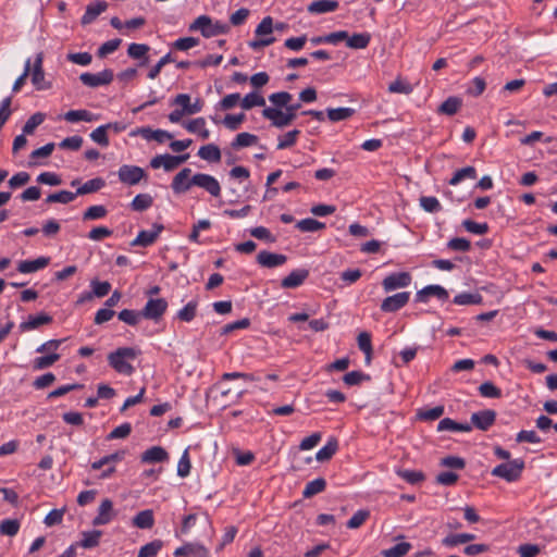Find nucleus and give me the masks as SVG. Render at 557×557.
I'll return each instance as SVG.
<instances>
[{"mask_svg": "<svg viewBox=\"0 0 557 557\" xmlns=\"http://www.w3.org/2000/svg\"><path fill=\"white\" fill-rule=\"evenodd\" d=\"M64 120L70 123H76L79 121L92 122L97 120V115L88 110H71L64 114Z\"/></svg>", "mask_w": 557, "mask_h": 557, "instance_id": "2f4dec72", "label": "nucleus"}, {"mask_svg": "<svg viewBox=\"0 0 557 557\" xmlns=\"http://www.w3.org/2000/svg\"><path fill=\"white\" fill-rule=\"evenodd\" d=\"M48 257H39L35 260H23L17 264V271L23 274L34 273L49 264Z\"/></svg>", "mask_w": 557, "mask_h": 557, "instance_id": "4be33fe9", "label": "nucleus"}, {"mask_svg": "<svg viewBox=\"0 0 557 557\" xmlns=\"http://www.w3.org/2000/svg\"><path fill=\"white\" fill-rule=\"evenodd\" d=\"M188 158V153L181 156L158 154L150 160V166L152 169L163 168L166 172H170L186 162Z\"/></svg>", "mask_w": 557, "mask_h": 557, "instance_id": "423d86ee", "label": "nucleus"}, {"mask_svg": "<svg viewBox=\"0 0 557 557\" xmlns=\"http://www.w3.org/2000/svg\"><path fill=\"white\" fill-rule=\"evenodd\" d=\"M370 40L371 35L369 33H357L352 36L348 35L346 45L351 49H366L369 46Z\"/></svg>", "mask_w": 557, "mask_h": 557, "instance_id": "f704fd0d", "label": "nucleus"}, {"mask_svg": "<svg viewBox=\"0 0 557 557\" xmlns=\"http://www.w3.org/2000/svg\"><path fill=\"white\" fill-rule=\"evenodd\" d=\"M119 319L128 325H136L143 317L141 311H135L131 309H124L119 312Z\"/></svg>", "mask_w": 557, "mask_h": 557, "instance_id": "69168bd1", "label": "nucleus"}, {"mask_svg": "<svg viewBox=\"0 0 557 557\" xmlns=\"http://www.w3.org/2000/svg\"><path fill=\"white\" fill-rule=\"evenodd\" d=\"M125 455H126V451L125 450H119V451H115L113 454H110V455H107V456H103L102 458H100L99 460L97 461H94L91 465H90V468L92 470H100L102 469L106 465H111V466H115L116 462H120L122 461L124 458H125Z\"/></svg>", "mask_w": 557, "mask_h": 557, "instance_id": "c85d7f7f", "label": "nucleus"}, {"mask_svg": "<svg viewBox=\"0 0 557 557\" xmlns=\"http://www.w3.org/2000/svg\"><path fill=\"white\" fill-rule=\"evenodd\" d=\"M327 117L331 122H339L350 119L355 114L352 108H335L326 110Z\"/></svg>", "mask_w": 557, "mask_h": 557, "instance_id": "58836bf2", "label": "nucleus"}, {"mask_svg": "<svg viewBox=\"0 0 557 557\" xmlns=\"http://www.w3.org/2000/svg\"><path fill=\"white\" fill-rule=\"evenodd\" d=\"M191 183H194L195 186L205 189L213 197H219L221 195L220 183L210 174L197 173L191 177Z\"/></svg>", "mask_w": 557, "mask_h": 557, "instance_id": "6e6552de", "label": "nucleus"}, {"mask_svg": "<svg viewBox=\"0 0 557 557\" xmlns=\"http://www.w3.org/2000/svg\"><path fill=\"white\" fill-rule=\"evenodd\" d=\"M338 443L335 438H331L327 443L318 450L315 459L320 462L330 460L337 451Z\"/></svg>", "mask_w": 557, "mask_h": 557, "instance_id": "473e14b6", "label": "nucleus"}, {"mask_svg": "<svg viewBox=\"0 0 557 557\" xmlns=\"http://www.w3.org/2000/svg\"><path fill=\"white\" fill-rule=\"evenodd\" d=\"M444 413V406H435L430 409H421L418 411L417 416L420 420L424 421H434L441 418Z\"/></svg>", "mask_w": 557, "mask_h": 557, "instance_id": "5fc2aeb1", "label": "nucleus"}, {"mask_svg": "<svg viewBox=\"0 0 557 557\" xmlns=\"http://www.w3.org/2000/svg\"><path fill=\"white\" fill-rule=\"evenodd\" d=\"M198 156L208 162H220L221 160L220 148L214 144H208L200 147L198 150Z\"/></svg>", "mask_w": 557, "mask_h": 557, "instance_id": "7c9ffc66", "label": "nucleus"}, {"mask_svg": "<svg viewBox=\"0 0 557 557\" xmlns=\"http://www.w3.org/2000/svg\"><path fill=\"white\" fill-rule=\"evenodd\" d=\"M163 230V225L154 224L149 231H141L137 237L132 242V246L147 247L156 242L160 233Z\"/></svg>", "mask_w": 557, "mask_h": 557, "instance_id": "a211bd4d", "label": "nucleus"}, {"mask_svg": "<svg viewBox=\"0 0 557 557\" xmlns=\"http://www.w3.org/2000/svg\"><path fill=\"white\" fill-rule=\"evenodd\" d=\"M104 181L100 177L92 178L87 181L81 187L77 188L76 193L78 195L91 194L100 190L104 186Z\"/></svg>", "mask_w": 557, "mask_h": 557, "instance_id": "a18cd8bd", "label": "nucleus"}, {"mask_svg": "<svg viewBox=\"0 0 557 557\" xmlns=\"http://www.w3.org/2000/svg\"><path fill=\"white\" fill-rule=\"evenodd\" d=\"M183 125L189 133L197 134L202 139H208L210 136V132L206 127V120L203 117L194 119Z\"/></svg>", "mask_w": 557, "mask_h": 557, "instance_id": "a878e982", "label": "nucleus"}, {"mask_svg": "<svg viewBox=\"0 0 557 557\" xmlns=\"http://www.w3.org/2000/svg\"><path fill=\"white\" fill-rule=\"evenodd\" d=\"M190 174L191 170L184 168L174 176L171 187L175 194H184L194 185L191 178L189 180Z\"/></svg>", "mask_w": 557, "mask_h": 557, "instance_id": "dca6fc26", "label": "nucleus"}, {"mask_svg": "<svg viewBox=\"0 0 557 557\" xmlns=\"http://www.w3.org/2000/svg\"><path fill=\"white\" fill-rule=\"evenodd\" d=\"M472 426L468 423H458L450 418H444L438 422L437 431L470 432Z\"/></svg>", "mask_w": 557, "mask_h": 557, "instance_id": "c756f323", "label": "nucleus"}, {"mask_svg": "<svg viewBox=\"0 0 557 557\" xmlns=\"http://www.w3.org/2000/svg\"><path fill=\"white\" fill-rule=\"evenodd\" d=\"M474 539L475 535L472 533L449 534L443 539L442 543L446 547H454L460 544L471 542Z\"/></svg>", "mask_w": 557, "mask_h": 557, "instance_id": "4c0bfd02", "label": "nucleus"}, {"mask_svg": "<svg viewBox=\"0 0 557 557\" xmlns=\"http://www.w3.org/2000/svg\"><path fill=\"white\" fill-rule=\"evenodd\" d=\"M338 8V2L333 0H317L308 5V11L312 14H322L333 12Z\"/></svg>", "mask_w": 557, "mask_h": 557, "instance_id": "cd10ccee", "label": "nucleus"}, {"mask_svg": "<svg viewBox=\"0 0 557 557\" xmlns=\"http://www.w3.org/2000/svg\"><path fill=\"white\" fill-rule=\"evenodd\" d=\"M152 205V197L149 194H139L133 199L131 207L135 211H144Z\"/></svg>", "mask_w": 557, "mask_h": 557, "instance_id": "bf43d9fd", "label": "nucleus"}, {"mask_svg": "<svg viewBox=\"0 0 557 557\" xmlns=\"http://www.w3.org/2000/svg\"><path fill=\"white\" fill-rule=\"evenodd\" d=\"M285 110L267 107L262 111V116L271 122L277 128L289 125L296 119V111L300 108V103L287 104Z\"/></svg>", "mask_w": 557, "mask_h": 557, "instance_id": "f03ea898", "label": "nucleus"}, {"mask_svg": "<svg viewBox=\"0 0 557 557\" xmlns=\"http://www.w3.org/2000/svg\"><path fill=\"white\" fill-rule=\"evenodd\" d=\"M44 54L39 52L36 54L33 66L30 65V78L32 83L37 90H47L51 88V82L47 81L45 77V72L42 69Z\"/></svg>", "mask_w": 557, "mask_h": 557, "instance_id": "39448f33", "label": "nucleus"}, {"mask_svg": "<svg viewBox=\"0 0 557 557\" xmlns=\"http://www.w3.org/2000/svg\"><path fill=\"white\" fill-rule=\"evenodd\" d=\"M173 104L182 107L185 114H196L202 110L203 102L200 99H196V101L191 103L189 95L178 94L173 99Z\"/></svg>", "mask_w": 557, "mask_h": 557, "instance_id": "6ab92c4d", "label": "nucleus"}, {"mask_svg": "<svg viewBox=\"0 0 557 557\" xmlns=\"http://www.w3.org/2000/svg\"><path fill=\"white\" fill-rule=\"evenodd\" d=\"M133 524L139 529H150L154 524L153 512L150 509L139 511L133 519Z\"/></svg>", "mask_w": 557, "mask_h": 557, "instance_id": "72a5a7b5", "label": "nucleus"}, {"mask_svg": "<svg viewBox=\"0 0 557 557\" xmlns=\"http://www.w3.org/2000/svg\"><path fill=\"white\" fill-rule=\"evenodd\" d=\"M108 8V3L102 0L95 1L87 5L84 15L82 16V24L88 25L92 23L102 12Z\"/></svg>", "mask_w": 557, "mask_h": 557, "instance_id": "aec40b11", "label": "nucleus"}, {"mask_svg": "<svg viewBox=\"0 0 557 557\" xmlns=\"http://www.w3.org/2000/svg\"><path fill=\"white\" fill-rule=\"evenodd\" d=\"M479 392L481 396L486 398H499L502 396V391L495 386L492 382H484L479 386Z\"/></svg>", "mask_w": 557, "mask_h": 557, "instance_id": "0e129e2a", "label": "nucleus"}, {"mask_svg": "<svg viewBox=\"0 0 557 557\" xmlns=\"http://www.w3.org/2000/svg\"><path fill=\"white\" fill-rule=\"evenodd\" d=\"M117 176L120 182L123 184L133 186L137 185L144 177H146V172L140 166L124 164L120 166Z\"/></svg>", "mask_w": 557, "mask_h": 557, "instance_id": "0eeeda50", "label": "nucleus"}, {"mask_svg": "<svg viewBox=\"0 0 557 557\" xmlns=\"http://www.w3.org/2000/svg\"><path fill=\"white\" fill-rule=\"evenodd\" d=\"M137 351L132 347H120L108 355L109 364L121 374L131 375L134 367L129 361L135 360Z\"/></svg>", "mask_w": 557, "mask_h": 557, "instance_id": "f257e3e1", "label": "nucleus"}, {"mask_svg": "<svg viewBox=\"0 0 557 557\" xmlns=\"http://www.w3.org/2000/svg\"><path fill=\"white\" fill-rule=\"evenodd\" d=\"M299 134H300V132L298 129H293L290 132H287L285 135L278 137V143H277L276 148L278 150H283V149L293 147L296 144L297 137Z\"/></svg>", "mask_w": 557, "mask_h": 557, "instance_id": "13d9d810", "label": "nucleus"}, {"mask_svg": "<svg viewBox=\"0 0 557 557\" xmlns=\"http://www.w3.org/2000/svg\"><path fill=\"white\" fill-rule=\"evenodd\" d=\"M162 547L163 542L161 540H153L140 547L138 557H156Z\"/></svg>", "mask_w": 557, "mask_h": 557, "instance_id": "de8ad7c7", "label": "nucleus"}, {"mask_svg": "<svg viewBox=\"0 0 557 557\" xmlns=\"http://www.w3.org/2000/svg\"><path fill=\"white\" fill-rule=\"evenodd\" d=\"M61 356L57 352H51L47 356L37 357L34 359L33 368L35 370H44L54 364Z\"/></svg>", "mask_w": 557, "mask_h": 557, "instance_id": "c03bdc74", "label": "nucleus"}, {"mask_svg": "<svg viewBox=\"0 0 557 557\" xmlns=\"http://www.w3.org/2000/svg\"><path fill=\"white\" fill-rule=\"evenodd\" d=\"M293 96L287 92V91H280V92H274L272 95L269 96V101L276 107V109H281V108H284L286 107L290 100H292Z\"/></svg>", "mask_w": 557, "mask_h": 557, "instance_id": "052dcab7", "label": "nucleus"}, {"mask_svg": "<svg viewBox=\"0 0 557 557\" xmlns=\"http://www.w3.org/2000/svg\"><path fill=\"white\" fill-rule=\"evenodd\" d=\"M240 106L244 110H249L253 107H264L265 99L258 92H249L243 98Z\"/></svg>", "mask_w": 557, "mask_h": 557, "instance_id": "37998d69", "label": "nucleus"}, {"mask_svg": "<svg viewBox=\"0 0 557 557\" xmlns=\"http://www.w3.org/2000/svg\"><path fill=\"white\" fill-rule=\"evenodd\" d=\"M90 286L92 288V292L86 294L85 296H83L81 298V301H83L85 299H91L94 296L98 297V298L104 297L111 290V284L109 282H107V281L100 282L98 280H92L90 282Z\"/></svg>", "mask_w": 557, "mask_h": 557, "instance_id": "bb28decb", "label": "nucleus"}, {"mask_svg": "<svg viewBox=\"0 0 557 557\" xmlns=\"http://www.w3.org/2000/svg\"><path fill=\"white\" fill-rule=\"evenodd\" d=\"M523 469L524 461L518 458L496 466L492 470V475L502 478L508 482H513L521 476Z\"/></svg>", "mask_w": 557, "mask_h": 557, "instance_id": "20e7f679", "label": "nucleus"}, {"mask_svg": "<svg viewBox=\"0 0 557 557\" xmlns=\"http://www.w3.org/2000/svg\"><path fill=\"white\" fill-rule=\"evenodd\" d=\"M230 27L227 24L222 22H213L207 15L198 16L190 25L189 30L196 32L199 30L203 37H213L221 34H226Z\"/></svg>", "mask_w": 557, "mask_h": 557, "instance_id": "7ed1b4c3", "label": "nucleus"}, {"mask_svg": "<svg viewBox=\"0 0 557 557\" xmlns=\"http://www.w3.org/2000/svg\"><path fill=\"white\" fill-rule=\"evenodd\" d=\"M435 296L441 300L448 298V292L440 285H428L417 293V300L425 302L428 297Z\"/></svg>", "mask_w": 557, "mask_h": 557, "instance_id": "5701e85b", "label": "nucleus"}, {"mask_svg": "<svg viewBox=\"0 0 557 557\" xmlns=\"http://www.w3.org/2000/svg\"><path fill=\"white\" fill-rule=\"evenodd\" d=\"M107 209L104 206H91L83 214V220H98L107 215Z\"/></svg>", "mask_w": 557, "mask_h": 557, "instance_id": "338daca9", "label": "nucleus"}, {"mask_svg": "<svg viewBox=\"0 0 557 557\" xmlns=\"http://www.w3.org/2000/svg\"><path fill=\"white\" fill-rule=\"evenodd\" d=\"M358 347L366 355L367 363H370L372 356V344H371V335L368 332H361L357 338Z\"/></svg>", "mask_w": 557, "mask_h": 557, "instance_id": "49530a36", "label": "nucleus"}, {"mask_svg": "<svg viewBox=\"0 0 557 557\" xmlns=\"http://www.w3.org/2000/svg\"><path fill=\"white\" fill-rule=\"evenodd\" d=\"M411 544L401 542L382 552L383 557H404L410 550Z\"/></svg>", "mask_w": 557, "mask_h": 557, "instance_id": "3c124183", "label": "nucleus"}, {"mask_svg": "<svg viewBox=\"0 0 557 557\" xmlns=\"http://www.w3.org/2000/svg\"><path fill=\"white\" fill-rule=\"evenodd\" d=\"M52 322V317L47 313L38 315H29L28 319L20 324L22 332L30 331L40 327L41 325Z\"/></svg>", "mask_w": 557, "mask_h": 557, "instance_id": "b1692460", "label": "nucleus"}, {"mask_svg": "<svg viewBox=\"0 0 557 557\" xmlns=\"http://www.w3.org/2000/svg\"><path fill=\"white\" fill-rule=\"evenodd\" d=\"M169 459V454L161 446H153L144 451L141 461L146 463L162 462Z\"/></svg>", "mask_w": 557, "mask_h": 557, "instance_id": "393cba45", "label": "nucleus"}, {"mask_svg": "<svg viewBox=\"0 0 557 557\" xmlns=\"http://www.w3.org/2000/svg\"><path fill=\"white\" fill-rule=\"evenodd\" d=\"M482 301L483 298L478 293H461L454 297V304L459 306L480 305Z\"/></svg>", "mask_w": 557, "mask_h": 557, "instance_id": "a19ab883", "label": "nucleus"}, {"mask_svg": "<svg viewBox=\"0 0 557 557\" xmlns=\"http://www.w3.org/2000/svg\"><path fill=\"white\" fill-rule=\"evenodd\" d=\"M198 302L196 300L189 301L184 308L177 312V318L184 322H190L197 312Z\"/></svg>", "mask_w": 557, "mask_h": 557, "instance_id": "4d7b16f0", "label": "nucleus"}, {"mask_svg": "<svg viewBox=\"0 0 557 557\" xmlns=\"http://www.w3.org/2000/svg\"><path fill=\"white\" fill-rule=\"evenodd\" d=\"M388 91L392 94L409 95L412 92V87L409 83L403 81L401 78H397L389 84Z\"/></svg>", "mask_w": 557, "mask_h": 557, "instance_id": "774afa93", "label": "nucleus"}, {"mask_svg": "<svg viewBox=\"0 0 557 557\" xmlns=\"http://www.w3.org/2000/svg\"><path fill=\"white\" fill-rule=\"evenodd\" d=\"M21 528L17 519H4L0 522V534L7 536H15Z\"/></svg>", "mask_w": 557, "mask_h": 557, "instance_id": "09e8293b", "label": "nucleus"}, {"mask_svg": "<svg viewBox=\"0 0 557 557\" xmlns=\"http://www.w3.org/2000/svg\"><path fill=\"white\" fill-rule=\"evenodd\" d=\"M326 487V481L323 478L314 479L308 482L302 491V496L305 498H310L321 492H323Z\"/></svg>", "mask_w": 557, "mask_h": 557, "instance_id": "c9c22d12", "label": "nucleus"}, {"mask_svg": "<svg viewBox=\"0 0 557 557\" xmlns=\"http://www.w3.org/2000/svg\"><path fill=\"white\" fill-rule=\"evenodd\" d=\"M77 194L69 191V190H60L54 194H50L46 198V202H59V203H70L76 198Z\"/></svg>", "mask_w": 557, "mask_h": 557, "instance_id": "864d4df0", "label": "nucleus"}, {"mask_svg": "<svg viewBox=\"0 0 557 557\" xmlns=\"http://www.w3.org/2000/svg\"><path fill=\"white\" fill-rule=\"evenodd\" d=\"M140 135L147 140H156L158 143H164L168 139H171L173 136L166 131L162 129H151L149 127L141 128L139 131Z\"/></svg>", "mask_w": 557, "mask_h": 557, "instance_id": "e433bc0d", "label": "nucleus"}, {"mask_svg": "<svg viewBox=\"0 0 557 557\" xmlns=\"http://www.w3.org/2000/svg\"><path fill=\"white\" fill-rule=\"evenodd\" d=\"M175 557H210L209 550L200 544L187 543L174 552Z\"/></svg>", "mask_w": 557, "mask_h": 557, "instance_id": "2eb2a0df", "label": "nucleus"}, {"mask_svg": "<svg viewBox=\"0 0 557 557\" xmlns=\"http://www.w3.org/2000/svg\"><path fill=\"white\" fill-rule=\"evenodd\" d=\"M495 420L496 412L491 409L478 411L471 414L472 424L481 431L488 430L494 424Z\"/></svg>", "mask_w": 557, "mask_h": 557, "instance_id": "4468645a", "label": "nucleus"}, {"mask_svg": "<svg viewBox=\"0 0 557 557\" xmlns=\"http://www.w3.org/2000/svg\"><path fill=\"white\" fill-rule=\"evenodd\" d=\"M461 100L457 97L447 98L438 108V112L447 115H454L461 107Z\"/></svg>", "mask_w": 557, "mask_h": 557, "instance_id": "8fccbe9b", "label": "nucleus"}, {"mask_svg": "<svg viewBox=\"0 0 557 557\" xmlns=\"http://www.w3.org/2000/svg\"><path fill=\"white\" fill-rule=\"evenodd\" d=\"M397 475L410 484H418L424 480V474L416 470H397Z\"/></svg>", "mask_w": 557, "mask_h": 557, "instance_id": "680f3d73", "label": "nucleus"}, {"mask_svg": "<svg viewBox=\"0 0 557 557\" xmlns=\"http://www.w3.org/2000/svg\"><path fill=\"white\" fill-rule=\"evenodd\" d=\"M410 299L409 292H400L386 297L381 304V310L384 312H395L408 304Z\"/></svg>", "mask_w": 557, "mask_h": 557, "instance_id": "ddd939ff", "label": "nucleus"}, {"mask_svg": "<svg viewBox=\"0 0 557 557\" xmlns=\"http://www.w3.org/2000/svg\"><path fill=\"white\" fill-rule=\"evenodd\" d=\"M258 143V137L250 133H239L236 135L232 143V148L237 150L244 147H249Z\"/></svg>", "mask_w": 557, "mask_h": 557, "instance_id": "ea45409f", "label": "nucleus"}, {"mask_svg": "<svg viewBox=\"0 0 557 557\" xmlns=\"http://www.w3.org/2000/svg\"><path fill=\"white\" fill-rule=\"evenodd\" d=\"M45 121V114L37 112L33 114L24 124L23 133L30 135L34 133L36 127H38Z\"/></svg>", "mask_w": 557, "mask_h": 557, "instance_id": "e2e57ef3", "label": "nucleus"}, {"mask_svg": "<svg viewBox=\"0 0 557 557\" xmlns=\"http://www.w3.org/2000/svg\"><path fill=\"white\" fill-rule=\"evenodd\" d=\"M309 276V271L306 269H297L292 271L281 282L283 288H296L300 286Z\"/></svg>", "mask_w": 557, "mask_h": 557, "instance_id": "412c9836", "label": "nucleus"}, {"mask_svg": "<svg viewBox=\"0 0 557 557\" xmlns=\"http://www.w3.org/2000/svg\"><path fill=\"white\" fill-rule=\"evenodd\" d=\"M168 302L164 298H151L141 310L143 317L150 320L160 319L166 311Z\"/></svg>", "mask_w": 557, "mask_h": 557, "instance_id": "9b49d317", "label": "nucleus"}, {"mask_svg": "<svg viewBox=\"0 0 557 557\" xmlns=\"http://www.w3.org/2000/svg\"><path fill=\"white\" fill-rule=\"evenodd\" d=\"M113 72L111 70H103L99 73H83L79 76L81 82L88 87L96 88L103 85H109L113 81Z\"/></svg>", "mask_w": 557, "mask_h": 557, "instance_id": "9d476101", "label": "nucleus"}, {"mask_svg": "<svg viewBox=\"0 0 557 557\" xmlns=\"http://www.w3.org/2000/svg\"><path fill=\"white\" fill-rule=\"evenodd\" d=\"M101 536H102V531H100V530L83 532V539L79 542V545L84 548L96 547L99 545Z\"/></svg>", "mask_w": 557, "mask_h": 557, "instance_id": "79ce46f5", "label": "nucleus"}, {"mask_svg": "<svg viewBox=\"0 0 557 557\" xmlns=\"http://www.w3.org/2000/svg\"><path fill=\"white\" fill-rule=\"evenodd\" d=\"M476 177V170L473 166H466L457 170L449 181L450 185H457L465 178L474 180Z\"/></svg>", "mask_w": 557, "mask_h": 557, "instance_id": "603ef678", "label": "nucleus"}, {"mask_svg": "<svg viewBox=\"0 0 557 557\" xmlns=\"http://www.w3.org/2000/svg\"><path fill=\"white\" fill-rule=\"evenodd\" d=\"M116 516V512L113 508V503L109 498H104L101 500L97 516L92 520V525L99 527L110 523L114 517Z\"/></svg>", "mask_w": 557, "mask_h": 557, "instance_id": "f8f14e48", "label": "nucleus"}, {"mask_svg": "<svg viewBox=\"0 0 557 557\" xmlns=\"http://www.w3.org/2000/svg\"><path fill=\"white\" fill-rule=\"evenodd\" d=\"M324 223L311 218L300 220L296 224V227L299 228L301 232H317L324 228Z\"/></svg>", "mask_w": 557, "mask_h": 557, "instance_id": "6e6d98bb", "label": "nucleus"}, {"mask_svg": "<svg viewBox=\"0 0 557 557\" xmlns=\"http://www.w3.org/2000/svg\"><path fill=\"white\" fill-rule=\"evenodd\" d=\"M287 257L282 253H274L267 250H262L257 256V262L264 268H275L284 264Z\"/></svg>", "mask_w": 557, "mask_h": 557, "instance_id": "f3484780", "label": "nucleus"}, {"mask_svg": "<svg viewBox=\"0 0 557 557\" xmlns=\"http://www.w3.org/2000/svg\"><path fill=\"white\" fill-rule=\"evenodd\" d=\"M412 277L408 272H396L387 275L382 286L386 293L393 292L398 288H404L410 285Z\"/></svg>", "mask_w": 557, "mask_h": 557, "instance_id": "1a4fd4ad", "label": "nucleus"}]
</instances>
